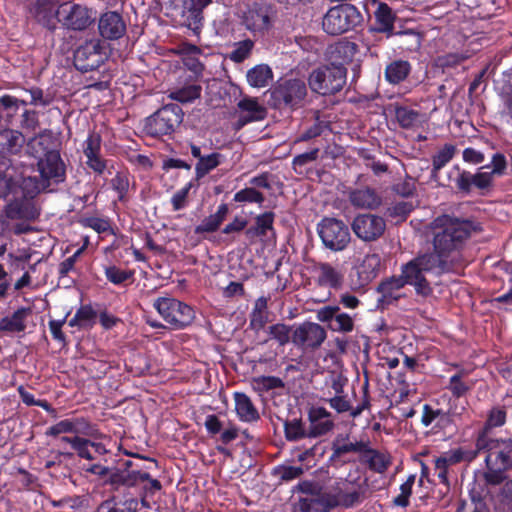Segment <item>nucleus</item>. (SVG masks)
Segmentation results:
<instances>
[{
	"label": "nucleus",
	"instance_id": "obj_43",
	"mask_svg": "<svg viewBox=\"0 0 512 512\" xmlns=\"http://www.w3.org/2000/svg\"><path fill=\"white\" fill-rule=\"evenodd\" d=\"M285 439L288 442H295L305 438H311L309 436V428L307 429L305 423L301 418L295 417L292 419H286L283 423Z\"/></svg>",
	"mask_w": 512,
	"mask_h": 512
},
{
	"label": "nucleus",
	"instance_id": "obj_16",
	"mask_svg": "<svg viewBox=\"0 0 512 512\" xmlns=\"http://www.w3.org/2000/svg\"><path fill=\"white\" fill-rule=\"evenodd\" d=\"M276 13L271 2H253L244 12L243 23L248 30L263 33L272 27Z\"/></svg>",
	"mask_w": 512,
	"mask_h": 512
},
{
	"label": "nucleus",
	"instance_id": "obj_54",
	"mask_svg": "<svg viewBox=\"0 0 512 512\" xmlns=\"http://www.w3.org/2000/svg\"><path fill=\"white\" fill-rule=\"evenodd\" d=\"M395 117L400 127L409 129L419 121L420 113L406 106H399L395 109Z\"/></svg>",
	"mask_w": 512,
	"mask_h": 512
},
{
	"label": "nucleus",
	"instance_id": "obj_25",
	"mask_svg": "<svg viewBox=\"0 0 512 512\" xmlns=\"http://www.w3.org/2000/svg\"><path fill=\"white\" fill-rule=\"evenodd\" d=\"M358 51L356 43L341 39L327 47L325 57L330 65L345 67V65L350 64L354 60Z\"/></svg>",
	"mask_w": 512,
	"mask_h": 512
},
{
	"label": "nucleus",
	"instance_id": "obj_19",
	"mask_svg": "<svg viewBox=\"0 0 512 512\" xmlns=\"http://www.w3.org/2000/svg\"><path fill=\"white\" fill-rule=\"evenodd\" d=\"M316 319L332 332L350 333L355 328L354 318L342 312L338 305H326L316 311Z\"/></svg>",
	"mask_w": 512,
	"mask_h": 512
},
{
	"label": "nucleus",
	"instance_id": "obj_59",
	"mask_svg": "<svg viewBox=\"0 0 512 512\" xmlns=\"http://www.w3.org/2000/svg\"><path fill=\"white\" fill-rule=\"evenodd\" d=\"M455 153L456 146L446 143L435 155H433L432 165H435L436 169H442L453 159Z\"/></svg>",
	"mask_w": 512,
	"mask_h": 512
},
{
	"label": "nucleus",
	"instance_id": "obj_1",
	"mask_svg": "<svg viewBox=\"0 0 512 512\" xmlns=\"http://www.w3.org/2000/svg\"><path fill=\"white\" fill-rule=\"evenodd\" d=\"M430 228L433 251L417 257L430 274L441 276L452 270V258L464 248L477 226L469 219L442 214L433 219Z\"/></svg>",
	"mask_w": 512,
	"mask_h": 512
},
{
	"label": "nucleus",
	"instance_id": "obj_41",
	"mask_svg": "<svg viewBox=\"0 0 512 512\" xmlns=\"http://www.w3.org/2000/svg\"><path fill=\"white\" fill-rule=\"evenodd\" d=\"M229 213V207L226 203H221L214 214L204 218L202 222L196 226L195 233H213L218 230L222 222Z\"/></svg>",
	"mask_w": 512,
	"mask_h": 512
},
{
	"label": "nucleus",
	"instance_id": "obj_35",
	"mask_svg": "<svg viewBox=\"0 0 512 512\" xmlns=\"http://www.w3.org/2000/svg\"><path fill=\"white\" fill-rule=\"evenodd\" d=\"M25 144L24 135L18 130H0V153L17 155Z\"/></svg>",
	"mask_w": 512,
	"mask_h": 512
},
{
	"label": "nucleus",
	"instance_id": "obj_51",
	"mask_svg": "<svg viewBox=\"0 0 512 512\" xmlns=\"http://www.w3.org/2000/svg\"><path fill=\"white\" fill-rule=\"evenodd\" d=\"M292 327L284 323H276L268 327L269 339L275 340L279 346L287 345L292 341Z\"/></svg>",
	"mask_w": 512,
	"mask_h": 512
},
{
	"label": "nucleus",
	"instance_id": "obj_29",
	"mask_svg": "<svg viewBox=\"0 0 512 512\" xmlns=\"http://www.w3.org/2000/svg\"><path fill=\"white\" fill-rule=\"evenodd\" d=\"M331 416V413L326 408L312 406L308 410V420L310 422L309 436L317 438L331 432L335 427Z\"/></svg>",
	"mask_w": 512,
	"mask_h": 512
},
{
	"label": "nucleus",
	"instance_id": "obj_45",
	"mask_svg": "<svg viewBox=\"0 0 512 512\" xmlns=\"http://www.w3.org/2000/svg\"><path fill=\"white\" fill-rule=\"evenodd\" d=\"M72 426V433L76 436L83 435L86 438L92 437L97 438L101 433L99 432L98 426L92 423L91 420L84 416H77L70 418Z\"/></svg>",
	"mask_w": 512,
	"mask_h": 512
},
{
	"label": "nucleus",
	"instance_id": "obj_20",
	"mask_svg": "<svg viewBox=\"0 0 512 512\" xmlns=\"http://www.w3.org/2000/svg\"><path fill=\"white\" fill-rule=\"evenodd\" d=\"M365 493V484L346 480L341 485L338 484L335 492H330V498L334 509L337 507L349 509L360 504L365 498Z\"/></svg>",
	"mask_w": 512,
	"mask_h": 512
},
{
	"label": "nucleus",
	"instance_id": "obj_64",
	"mask_svg": "<svg viewBox=\"0 0 512 512\" xmlns=\"http://www.w3.org/2000/svg\"><path fill=\"white\" fill-rule=\"evenodd\" d=\"M253 42L250 39L239 42L236 48L231 52L230 59L235 63H241L248 58L252 48Z\"/></svg>",
	"mask_w": 512,
	"mask_h": 512
},
{
	"label": "nucleus",
	"instance_id": "obj_37",
	"mask_svg": "<svg viewBox=\"0 0 512 512\" xmlns=\"http://www.w3.org/2000/svg\"><path fill=\"white\" fill-rule=\"evenodd\" d=\"M31 314V309L21 307L11 316L0 319V331L8 333H20L26 329V318Z\"/></svg>",
	"mask_w": 512,
	"mask_h": 512
},
{
	"label": "nucleus",
	"instance_id": "obj_60",
	"mask_svg": "<svg viewBox=\"0 0 512 512\" xmlns=\"http://www.w3.org/2000/svg\"><path fill=\"white\" fill-rule=\"evenodd\" d=\"M382 266V258L378 253L367 254L362 263V272L367 274V278L375 277Z\"/></svg>",
	"mask_w": 512,
	"mask_h": 512
},
{
	"label": "nucleus",
	"instance_id": "obj_9",
	"mask_svg": "<svg viewBox=\"0 0 512 512\" xmlns=\"http://www.w3.org/2000/svg\"><path fill=\"white\" fill-rule=\"evenodd\" d=\"M347 69L330 64L313 69L308 77V85L312 92L326 96L341 91L346 84Z\"/></svg>",
	"mask_w": 512,
	"mask_h": 512
},
{
	"label": "nucleus",
	"instance_id": "obj_22",
	"mask_svg": "<svg viewBox=\"0 0 512 512\" xmlns=\"http://www.w3.org/2000/svg\"><path fill=\"white\" fill-rule=\"evenodd\" d=\"M61 442L68 443L75 454L88 461H95L98 457L111 454L110 450L102 442L94 441L81 436H62Z\"/></svg>",
	"mask_w": 512,
	"mask_h": 512
},
{
	"label": "nucleus",
	"instance_id": "obj_4",
	"mask_svg": "<svg viewBox=\"0 0 512 512\" xmlns=\"http://www.w3.org/2000/svg\"><path fill=\"white\" fill-rule=\"evenodd\" d=\"M430 274L423 263L416 256L401 266V274L391 276L381 281L377 287V292L381 294L380 302L391 304L400 298L399 291L405 285L414 287L417 295L428 297L433 293V289L425 277Z\"/></svg>",
	"mask_w": 512,
	"mask_h": 512
},
{
	"label": "nucleus",
	"instance_id": "obj_57",
	"mask_svg": "<svg viewBox=\"0 0 512 512\" xmlns=\"http://www.w3.org/2000/svg\"><path fill=\"white\" fill-rule=\"evenodd\" d=\"M233 200L238 203H257L261 205L265 200V196L254 187H246L236 192Z\"/></svg>",
	"mask_w": 512,
	"mask_h": 512
},
{
	"label": "nucleus",
	"instance_id": "obj_36",
	"mask_svg": "<svg viewBox=\"0 0 512 512\" xmlns=\"http://www.w3.org/2000/svg\"><path fill=\"white\" fill-rule=\"evenodd\" d=\"M359 461L366 464L371 471L377 473L385 472L390 464L383 453L370 446L369 440H367L363 453L359 456Z\"/></svg>",
	"mask_w": 512,
	"mask_h": 512
},
{
	"label": "nucleus",
	"instance_id": "obj_11",
	"mask_svg": "<svg viewBox=\"0 0 512 512\" xmlns=\"http://www.w3.org/2000/svg\"><path fill=\"white\" fill-rule=\"evenodd\" d=\"M153 307L173 329H184L195 319L193 307L173 297H159Z\"/></svg>",
	"mask_w": 512,
	"mask_h": 512
},
{
	"label": "nucleus",
	"instance_id": "obj_5",
	"mask_svg": "<svg viewBox=\"0 0 512 512\" xmlns=\"http://www.w3.org/2000/svg\"><path fill=\"white\" fill-rule=\"evenodd\" d=\"M268 93V104L271 108L293 112L304 107L308 87L301 78H280Z\"/></svg>",
	"mask_w": 512,
	"mask_h": 512
},
{
	"label": "nucleus",
	"instance_id": "obj_49",
	"mask_svg": "<svg viewBox=\"0 0 512 512\" xmlns=\"http://www.w3.org/2000/svg\"><path fill=\"white\" fill-rule=\"evenodd\" d=\"M273 73L268 65H257L247 72V81L252 87H265L272 79Z\"/></svg>",
	"mask_w": 512,
	"mask_h": 512
},
{
	"label": "nucleus",
	"instance_id": "obj_23",
	"mask_svg": "<svg viewBox=\"0 0 512 512\" xmlns=\"http://www.w3.org/2000/svg\"><path fill=\"white\" fill-rule=\"evenodd\" d=\"M38 170L43 180L55 184L63 183L66 179V166L58 150H49L38 161Z\"/></svg>",
	"mask_w": 512,
	"mask_h": 512
},
{
	"label": "nucleus",
	"instance_id": "obj_15",
	"mask_svg": "<svg viewBox=\"0 0 512 512\" xmlns=\"http://www.w3.org/2000/svg\"><path fill=\"white\" fill-rule=\"evenodd\" d=\"M93 21V12L85 5L76 2H61L58 5V22L68 30H85Z\"/></svg>",
	"mask_w": 512,
	"mask_h": 512
},
{
	"label": "nucleus",
	"instance_id": "obj_63",
	"mask_svg": "<svg viewBox=\"0 0 512 512\" xmlns=\"http://www.w3.org/2000/svg\"><path fill=\"white\" fill-rule=\"evenodd\" d=\"M79 223L82 227L93 229L99 234L111 229L110 221L100 217H83L79 220Z\"/></svg>",
	"mask_w": 512,
	"mask_h": 512
},
{
	"label": "nucleus",
	"instance_id": "obj_44",
	"mask_svg": "<svg viewBox=\"0 0 512 512\" xmlns=\"http://www.w3.org/2000/svg\"><path fill=\"white\" fill-rule=\"evenodd\" d=\"M314 123L306 128L295 140V143L308 142L331 131V123L320 118L319 111H316Z\"/></svg>",
	"mask_w": 512,
	"mask_h": 512
},
{
	"label": "nucleus",
	"instance_id": "obj_28",
	"mask_svg": "<svg viewBox=\"0 0 512 512\" xmlns=\"http://www.w3.org/2000/svg\"><path fill=\"white\" fill-rule=\"evenodd\" d=\"M238 108L241 114L234 123L236 130L242 129L249 123L262 121L267 116V110L260 105L256 98H243L238 102Z\"/></svg>",
	"mask_w": 512,
	"mask_h": 512
},
{
	"label": "nucleus",
	"instance_id": "obj_7",
	"mask_svg": "<svg viewBox=\"0 0 512 512\" xmlns=\"http://www.w3.org/2000/svg\"><path fill=\"white\" fill-rule=\"evenodd\" d=\"M295 491L302 493L293 505V512H330L334 509L330 492L315 481H300Z\"/></svg>",
	"mask_w": 512,
	"mask_h": 512
},
{
	"label": "nucleus",
	"instance_id": "obj_58",
	"mask_svg": "<svg viewBox=\"0 0 512 512\" xmlns=\"http://www.w3.org/2000/svg\"><path fill=\"white\" fill-rule=\"evenodd\" d=\"M304 473L301 466L278 465L274 467L272 474L278 477L280 482H289L299 478Z\"/></svg>",
	"mask_w": 512,
	"mask_h": 512
},
{
	"label": "nucleus",
	"instance_id": "obj_62",
	"mask_svg": "<svg viewBox=\"0 0 512 512\" xmlns=\"http://www.w3.org/2000/svg\"><path fill=\"white\" fill-rule=\"evenodd\" d=\"M319 148H313L310 151L296 155L292 160L293 170L297 174H302V168L309 163L316 161L319 157Z\"/></svg>",
	"mask_w": 512,
	"mask_h": 512
},
{
	"label": "nucleus",
	"instance_id": "obj_2",
	"mask_svg": "<svg viewBox=\"0 0 512 512\" xmlns=\"http://www.w3.org/2000/svg\"><path fill=\"white\" fill-rule=\"evenodd\" d=\"M125 454L146 460L150 465L142 467L131 460H126L123 462L122 468L115 467L111 469L106 465L108 459L107 455H105L98 457L97 462L84 466L83 470L99 478L107 477L104 483L117 492H120L121 489H140L144 494V498L153 492H160L163 488L162 483L159 479L152 476V471L159 468L158 460L128 451H125Z\"/></svg>",
	"mask_w": 512,
	"mask_h": 512
},
{
	"label": "nucleus",
	"instance_id": "obj_38",
	"mask_svg": "<svg viewBox=\"0 0 512 512\" xmlns=\"http://www.w3.org/2000/svg\"><path fill=\"white\" fill-rule=\"evenodd\" d=\"M412 66L409 61L397 59L391 61L385 68V79L388 83L397 85L410 75Z\"/></svg>",
	"mask_w": 512,
	"mask_h": 512
},
{
	"label": "nucleus",
	"instance_id": "obj_13",
	"mask_svg": "<svg viewBox=\"0 0 512 512\" xmlns=\"http://www.w3.org/2000/svg\"><path fill=\"white\" fill-rule=\"evenodd\" d=\"M105 47L100 39H90L79 45L73 54L77 70L88 72L98 69L106 60Z\"/></svg>",
	"mask_w": 512,
	"mask_h": 512
},
{
	"label": "nucleus",
	"instance_id": "obj_24",
	"mask_svg": "<svg viewBox=\"0 0 512 512\" xmlns=\"http://www.w3.org/2000/svg\"><path fill=\"white\" fill-rule=\"evenodd\" d=\"M123 491V497L115 501L114 506L109 509L108 512H137L140 507L145 509L152 508V500L158 492H153L144 499V494L140 489H130Z\"/></svg>",
	"mask_w": 512,
	"mask_h": 512
},
{
	"label": "nucleus",
	"instance_id": "obj_26",
	"mask_svg": "<svg viewBox=\"0 0 512 512\" xmlns=\"http://www.w3.org/2000/svg\"><path fill=\"white\" fill-rule=\"evenodd\" d=\"M101 144V135L91 132L85 140L83 148L86 165L98 175H102L107 168V160L101 157Z\"/></svg>",
	"mask_w": 512,
	"mask_h": 512
},
{
	"label": "nucleus",
	"instance_id": "obj_31",
	"mask_svg": "<svg viewBox=\"0 0 512 512\" xmlns=\"http://www.w3.org/2000/svg\"><path fill=\"white\" fill-rule=\"evenodd\" d=\"M346 193L349 202L356 208L375 209L382 202L376 190L369 186L349 188Z\"/></svg>",
	"mask_w": 512,
	"mask_h": 512
},
{
	"label": "nucleus",
	"instance_id": "obj_42",
	"mask_svg": "<svg viewBox=\"0 0 512 512\" xmlns=\"http://www.w3.org/2000/svg\"><path fill=\"white\" fill-rule=\"evenodd\" d=\"M439 458L442 459L443 464H446L450 467L461 462H473L475 459H477V452H475V447L473 449L458 447L443 452Z\"/></svg>",
	"mask_w": 512,
	"mask_h": 512
},
{
	"label": "nucleus",
	"instance_id": "obj_3",
	"mask_svg": "<svg viewBox=\"0 0 512 512\" xmlns=\"http://www.w3.org/2000/svg\"><path fill=\"white\" fill-rule=\"evenodd\" d=\"M474 445L477 457L485 454V470L475 473L476 483L488 493L490 487L501 485L512 469V437H475Z\"/></svg>",
	"mask_w": 512,
	"mask_h": 512
},
{
	"label": "nucleus",
	"instance_id": "obj_32",
	"mask_svg": "<svg viewBox=\"0 0 512 512\" xmlns=\"http://www.w3.org/2000/svg\"><path fill=\"white\" fill-rule=\"evenodd\" d=\"M30 13L35 20L43 27L54 30L58 22V7L55 2H34L30 8Z\"/></svg>",
	"mask_w": 512,
	"mask_h": 512
},
{
	"label": "nucleus",
	"instance_id": "obj_48",
	"mask_svg": "<svg viewBox=\"0 0 512 512\" xmlns=\"http://www.w3.org/2000/svg\"><path fill=\"white\" fill-rule=\"evenodd\" d=\"M223 158V155L218 152L200 158L195 165V179L198 181L205 177L222 163Z\"/></svg>",
	"mask_w": 512,
	"mask_h": 512
},
{
	"label": "nucleus",
	"instance_id": "obj_21",
	"mask_svg": "<svg viewBox=\"0 0 512 512\" xmlns=\"http://www.w3.org/2000/svg\"><path fill=\"white\" fill-rule=\"evenodd\" d=\"M366 443L367 440L351 442L349 434L337 435L332 442V454L329 457V462L333 466H342L352 462L353 460L348 458L347 455L349 453H357L361 456L364 448H366Z\"/></svg>",
	"mask_w": 512,
	"mask_h": 512
},
{
	"label": "nucleus",
	"instance_id": "obj_53",
	"mask_svg": "<svg viewBox=\"0 0 512 512\" xmlns=\"http://www.w3.org/2000/svg\"><path fill=\"white\" fill-rule=\"evenodd\" d=\"M465 406L458 407L457 404L450 402V407L446 411V414L435 423V428L439 430H456L454 423V417L460 416L465 411Z\"/></svg>",
	"mask_w": 512,
	"mask_h": 512
},
{
	"label": "nucleus",
	"instance_id": "obj_30",
	"mask_svg": "<svg viewBox=\"0 0 512 512\" xmlns=\"http://www.w3.org/2000/svg\"><path fill=\"white\" fill-rule=\"evenodd\" d=\"M100 35L106 40H118L126 33V23L118 12H106L98 22Z\"/></svg>",
	"mask_w": 512,
	"mask_h": 512
},
{
	"label": "nucleus",
	"instance_id": "obj_17",
	"mask_svg": "<svg viewBox=\"0 0 512 512\" xmlns=\"http://www.w3.org/2000/svg\"><path fill=\"white\" fill-rule=\"evenodd\" d=\"M351 229L360 240L373 242L384 234L386 221L383 217L376 214H358L351 223Z\"/></svg>",
	"mask_w": 512,
	"mask_h": 512
},
{
	"label": "nucleus",
	"instance_id": "obj_18",
	"mask_svg": "<svg viewBox=\"0 0 512 512\" xmlns=\"http://www.w3.org/2000/svg\"><path fill=\"white\" fill-rule=\"evenodd\" d=\"M327 332L324 327L314 322H303L292 332V342L303 349H318L326 340Z\"/></svg>",
	"mask_w": 512,
	"mask_h": 512
},
{
	"label": "nucleus",
	"instance_id": "obj_46",
	"mask_svg": "<svg viewBox=\"0 0 512 512\" xmlns=\"http://www.w3.org/2000/svg\"><path fill=\"white\" fill-rule=\"evenodd\" d=\"M202 86L200 84H189L170 91L167 97L180 103H191L201 97Z\"/></svg>",
	"mask_w": 512,
	"mask_h": 512
},
{
	"label": "nucleus",
	"instance_id": "obj_14",
	"mask_svg": "<svg viewBox=\"0 0 512 512\" xmlns=\"http://www.w3.org/2000/svg\"><path fill=\"white\" fill-rule=\"evenodd\" d=\"M448 187L464 196L470 195L473 187L479 190L490 188V175L477 172L472 174L470 171L461 169L459 165H454L448 173Z\"/></svg>",
	"mask_w": 512,
	"mask_h": 512
},
{
	"label": "nucleus",
	"instance_id": "obj_39",
	"mask_svg": "<svg viewBox=\"0 0 512 512\" xmlns=\"http://www.w3.org/2000/svg\"><path fill=\"white\" fill-rule=\"evenodd\" d=\"M507 412L505 407H493L487 415V418L481 429L477 431L475 437H491V431L494 428L502 427L506 423Z\"/></svg>",
	"mask_w": 512,
	"mask_h": 512
},
{
	"label": "nucleus",
	"instance_id": "obj_10",
	"mask_svg": "<svg viewBox=\"0 0 512 512\" xmlns=\"http://www.w3.org/2000/svg\"><path fill=\"white\" fill-rule=\"evenodd\" d=\"M184 112L178 104H165L146 118L145 131L152 137L169 135L182 123Z\"/></svg>",
	"mask_w": 512,
	"mask_h": 512
},
{
	"label": "nucleus",
	"instance_id": "obj_47",
	"mask_svg": "<svg viewBox=\"0 0 512 512\" xmlns=\"http://www.w3.org/2000/svg\"><path fill=\"white\" fill-rule=\"evenodd\" d=\"M113 191L117 194V199L121 203L129 201L130 174L128 171H118L110 180Z\"/></svg>",
	"mask_w": 512,
	"mask_h": 512
},
{
	"label": "nucleus",
	"instance_id": "obj_61",
	"mask_svg": "<svg viewBox=\"0 0 512 512\" xmlns=\"http://www.w3.org/2000/svg\"><path fill=\"white\" fill-rule=\"evenodd\" d=\"M20 187L18 179L7 172L0 173V199H5L10 194H16Z\"/></svg>",
	"mask_w": 512,
	"mask_h": 512
},
{
	"label": "nucleus",
	"instance_id": "obj_40",
	"mask_svg": "<svg viewBox=\"0 0 512 512\" xmlns=\"http://www.w3.org/2000/svg\"><path fill=\"white\" fill-rule=\"evenodd\" d=\"M318 283L321 286H328L332 289H338L344 281L343 273L330 263L324 262L318 265Z\"/></svg>",
	"mask_w": 512,
	"mask_h": 512
},
{
	"label": "nucleus",
	"instance_id": "obj_56",
	"mask_svg": "<svg viewBox=\"0 0 512 512\" xmlns=\"http://www.w3.org/2000/svg\"><path fill=\"white\" fill-rule=\"evenodd\" d=\"M105 276L107 280L114 285H122L126 281H132L134 277V271L122 270L117 266H108L105 268Z\"/></svg>",
	"mask_w": 512,
	"mask_h": 512
},
{
	"label": "nucleus",
	"instance_id": "obj_52",
	"mask_svg": "<svg viewBox=\"0 0 512 512\" xmlns=\"http://www.w3.org/2000/svg\"><path fill=\"white\" fill-rule=\"evenodd\" d=\"M252 384L254 390L260 393L285 387L284 381L277 376H258L253 378Z\"/></svg>",
	"mask_w": 512,
	"mask_h": 512
},
{
	"label": "nucleus",
	"instance_id": "obj_6",
	"mask_svg": "<svg viewBox=\"0 0 512 512\" xmlns=\"http://www.w3.org/2000/svg\"><path fill=\"white\" fill-rule=\"evenodd\" d=\"M21 188L23 196L9 201L4 207V213L10 220L35 221L40 216V208L34 197L40 192L36 178H23Z\"/></svg>",
	"mask_w": 512,
	"mask_h": 512
},
{
	"label": "nucleus",
	"instance_id": "obj_33",
	"mask_svg": "<svg viewBox=\"0 0 512 512\" xmlns=\"http://www.w3.org/2000/svg\"><path fill=\"white\" fill-rule=\"evenodd\" d=\"M233 398L235 402V411L240 421L252 423L260 419L258 409L246 393L234 392Z\"/></svg>",
	"mask_w": 512,
	"mask_h": 512
},
{
	"label": "nucleus",
	"instance_id": "obj_55",
	"mask_svg": "<svg viewBox=\"0 0 512 512\" xmlns=\"http://www.w3.org/2000/svg\"><path fill=\"white\" fill-rule=\"evenodd\" d=\"M379 7L376 11V19L380 24V30L391 31L395 20V15L392 9L385 2H378Z\"/></svg>",
	"mask_w": 512,
	"mask_h": 512
},
{
	"label": "nucleus",
	"instance_id": "obj_12",
	"mask_svg": "<svg viewBox=\"0 0 512 512\" xmlns=\"http://www.w3.org/2000/svg\"><path fill=\"white\" fill-rule=\"evenodd\" d=\"M323 245L331 251L344 250L351 241L349 227L340 219L324 217L317 225Z\"/></svg>",
	"mask_w": 512,
	"mask_h": 512
},
{
	"label": "nucleus",
	"instance_id": "obj_34",
	"mask_svg": "<svg viewBox=\"0 0 512 512\" xmlns=\"http://www.w3.org/2000/svg\"><path fill=\"white\" fill-rule=\"evenodd\" d=\"M474 381L468 379V372L460 368L448 381L446 389L450 391L454 401L467 396L474 388Z\"/></svg>",
	"mask_w": 512,
	"mask_h": 512
},
{
	"label": "nucleus",
	"instance_id": "obj_50",
	"mask_svg": "<svg viewBox=\"0 0 512 512\" xmlns=\"http://www.w3.org/2000/svg\"><path fill=\"white\" fill-rule=\"evenodd\" d=\"M481 492H470V502L460 500L455 512H489V508L484 501Z\"/></svg>",
	"mask_w": 512,
	"mask_h": 512
},
{
	"label": "nucleus",
	"instance_id": "obj_27",
	"mask_svg": "<svg viewBox=\"0 0 512 512\" xmlns=\"http://www.w3.org/2000/svg\"><path fill=\"white\" fill-rule=\"evenodd\" d=\"M211 2H183L179 24L190 29L199 37L203 27V9Z\"/></svg>",
	"mask_w": 512,
	"mask_h": 512
},
{
	"label": "nucleus",
	"instance_id": "obj_8",
	"mask_svg": "<svg viewBox=\"0 0 512 512\" xmlns=\"http://www.w3.org/2000/svg\"><path fill=\"white\" fill-rule=\"evenodd\" d=\"M363 22L361 12L352 4L340 2L339 5L330 8L325 14L322 27L329 35H340L355 29Z\"/></svg>",
	"mask_w": 512,
	"mask_h": 512
}]
</instances>
